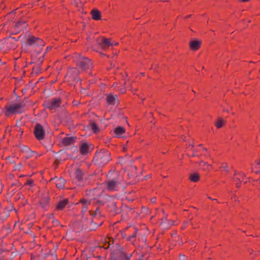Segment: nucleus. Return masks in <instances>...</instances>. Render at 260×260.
<instances>
[{
	"mask_svg": "<svg viewBox=\"0 0 260 260\" xmlns=\"http://www.w3.org/2000/svg\"><path fill=\"white\" fill-rule=\"evenodd\" d=\"M205 165H207L208 166H209V165L207 164V163H204Z\"/></svg>",
	"mask_w": 260,
	"mask_h": 260,
	"instance_id": "49530a36",
	"label": "nucleus"
},
{
	"mask_svg": "<svg viewBox=\"0 0 260 260\" xmlns=\"http://www.w3.org/2000/svg\"><path fill=\"white\" fill-rule=\"evenodd\" d=\"M66 180L62 177L56 180L55 182L56 187L59 189H62L64 187Z\"/></svg>",
	"mask_w": 260,
	"mask_h": 260,
	"instance_id": "412c9836",
	"label": "nucleus"
},
{
	"mask_svg": "<svg viewBox=\"0 0 260 260\" xmlns=\"http://www.w3.org/2000/svg\"><path fill=\"white\" fill-rule=\"evenodd\" d=\"M61 104V100L59 98H53L45 102L44 105L46 108L50 111H55Z\"/></svg>",
	"mask_w": 260,
	"mask_h": 260,
	"instance_id": "0eeeda50",
	"label": "nucleus"
},
{
	"mask_svg": "<svg viewBox=\"0 0 260 260\" xmlns=\"http://www.w3.org/2000/svg\"><path fill=\"white\" fill-rule=\"evenodd\" d=\"M107 102L109 105H114L118 103L117 96L116 94L110 93L108 94L106 97Z\"/></svg>",
	"mask_w": 260,
	"mask_h": 260,
	"instance_id": "ddd939ff",
	"label": "nucleus"
},
{
	"mask_svg": "<svg viewBox=\"0 0 260 260\" xmlns=\"http://www.w3.org/2000/svg\"><path fill=\"white\" fill-rule=\"evenodd\" d=\"M93 223V221L91 219H90V224Z\"/></svg>",
	"mask_w": 260,
	"mask_h": 260,
	"instance_id": "c03bdc74",
	"label": "nucleus"
},
{
	"mask_svg": "<svg viewBox=\"0 0 260 260\" xmlns=\"http://www.w3.org/2000/svg\"><path fill=\"white\" fill-rule=\"evenodd\" d=\"M193 153L192 154L191 156H192V157L197 156L198 154H197L196 153L197 152V151H195L194 150H193Z\"/></svg>",
	"mask_w": 260,
	"mask_h": 260,
	"instance_id": "e433bc0d",
	"label": "nucleus"
},
{
	"mask_svg": "<svg viewBox=\"0 0 260 260\" xmlns=\"http://www.w3.org/2000/svg\"><path fill=\"white\" fill-rule=\"evenodd\" d=\"M74 182L79 186L83 185L84 173L81 170L77 169L74 173Z\"/></svg>",
	"mask_w": 260,
	"mask_h": 260,
	"instance_id": "1a4fd4ad",
	"label": "nucleus"
},
{
	"mask_svg": "<svg viewBox=\"0 0 260 260\" xmlns=\"http://www.w3.org/2000/svg\"><path fill=\"white\" fill-rule=\"evenodd\" d=\"M90 125L91 128L94 133H97L99 131V128L95 123L92 122L91 123Z\"/></svg>",
	"mask_w": 260,
	"mask_h": 260,
	"instance_id": "cd10ccee",
	"label": "nucleus"
},
{
	"mask_svg": "<svg viewBox=\"0 0 260 260\" xmlns=\"http://www.w3.org/2000/svg\"><path fill=\"white\" fill-rule=\"evenodd\" d=\"M49 200L50 199L48 197H44L41 199L40 201V204L41 205V206L43 208L45 209H47L49 203Z\"/></svg>",
	"mask_w": 260,
	"mask_h": 260,
	"instance_id": "aec40b11",
	"label": "nucleus"
},
{
	"mask_svg": "<svg viewBox=\"0 0 260 260\" xmlns=\"http://www.w3.org/2000/svg\"><path fill=\"white\" fill-rule=\"evenodd\" d=\"M101 204H103V203H101V202L99 201Z\"/></svg>",
	"mask_w": 260,
	"mask_h": 260,
	"instance_id": "8fccbe9b",
	"label": "nucleus"
},
{
	"mask_svg": "<svg viewBox=\"0 0 260 260\" xmlns=\"http://www.w3.org/2000/svg\"><path fill=\"white\" fill-rule=\"evenodd\" d=\"M155 201V198H153V199H151V202H154Z\"/></svg>",
	"mask_w": 260,
	"mask_h": 260,
	"instance_id": "79ce46f5",
	"label": "nucleus"
},
{
	"mask_svg": "<svg viewBox=\"0 0 260 260\" xmlns=\"http://www.w3.org/2000/svg\"><path fill=\"white\" fill-rule=\"evenodd\" d=\"M27 44L36 48L35 52L36 54H39L41 52L42 48L44 46V42L42 40L32 35L28 36Z\"/></svg>",
	"mask_w": 260,
	"mask_h": 260,
	"instance_id": "7ed1b4c3",
	"label": "nucleus"
},
{
	"mask_svg": "<svg viewBox=\"0 0 260 260\" xmlns=\"http://www.w3.org/2000/svg\"><path fill=\"white\" fill-rule=\"evenodd\" d=\"M237 187H239L238 183H237Z\"/></svg>",
	"mask_w": 260,
	"mask_h": 260,
	"instance_id": "3c124183",
	"label": "nucleus"
},
{
	"mask_svg": "<svg viewBox=\"0 0 260 260\" xmlns=\"http://www.w3.org/2000/svg\"><path fill=\"white\" fill-rule=\"evenodd\" d=\"M189 179L191 181L196 182L199 180L200 176L198 173H192L190 175Z\"/></svg>",
	"mask_w": 260,
	"mask_h": 260,
	"instance_id": "b1692460",
	"label": "nucleus"
},
{
	"mask_svg": "<svg viewBox=\"0 0 260 260\" xmlns=\"http://www.w3.org/2000/svg\"><path fill=\"white\" fill-rule=\"evenodd\" d=\"M35 155V157H36V158H37L39 156H41V154H38L36 152V154H35V155Z\"/></svg>",
	"mask_w": 260,
	"mask_h": 260,
	"instance_id": "4c0bfd02",
	"label": "nucleus"
},
{
	"mask_svg": "<svg viewBox=\"0 0 260 260\" xmlns=\"http://www.w3.org/2000/svg\"><path fill=\"white\" fill-rule=\"evenodd\" d=\"M209 198L211 200H214V199H213L212 198H211V197H209Z\"/></svg>",
	"mask_w": 260,
	"mask_h": 260,
	"instance_id": "de8ad7c7",
	"label": "nucleus"
},
{
	"mask_svg": "<svg viewBox=\"0 0 260 260\" xmlns=\"http://www.w3.org/2000/svg\"><path fill=\"white\" fill-rule=\"evenodd\" d=\"M25 185H30V186H32L33 185V181L31 180H29L28 181H27L25 183Z\"/></svg>",
	"mask_w": 260,
	"mask_h": 260,
	"instance_id": "2f4dec72",
	"label": "nucleus"
},
{
	"mask_svg": "<svg viewBox=\"0 0 260 260\" xmlns=\"http://www.w3.org/2000/svg\"><path fill=\"white\" fill-rule=\"evenodd\" d=\"M21 166H22L21 164H19L18 165V166H17V168H18V169H20V168H21Z\"/></svg>",
	"mask_w": 260,
	"mask_h": 260,
	"instance_id": "58836bf2",
	"label": "nucleus"
},
{
	"mask_svg": "<svg viewBox=\"0 0 260 260\" xmlns=\"http://www.w3.org/2000/svg\"><path fill=\"white\" fill-rule=\"evenodd\" d=\"M110 160V153L107 150L102 149L96 152L93 162L99 167H103Z\"/></svg>",
	"mask_w": 260,
	"mask_h": 260,
	"instance_id": "f257e3e1",
	"label": "nucleus"
},
{
	"mask_svg": "<svg viewBox=\"0 0 260 260\" xmlns=\"http://www.w3.org/2000/svg\"><path fill=\"white\" fill-rule=\"evenodd\" d=\"M26 27V22L24 21H18L15 24L14 28L16 30L19 31Z\"/></svg>",
	"mask_w": 260,
	"mask_h": 260,
	"instance_id": "dca6fc26",
	"label": "nucleus"
},
{
	"mask_svg": "<svg viewBox=\"0 0 260 260\" xmlns=\"http://www.w3.org/2000/svg\"><path fill=\"white\" fill-rule=\"evenodd\" d=\"M96 42L103 49H106L110 46H113V44L110 42L109 40L105 38L97 39Z\"/></svg>",
	"mask_w": 260,
	"mask_h": 260,
	"instance_id": "9d476101",
	"label": "nucleus"
},
{
	"mask_svg": "<svg viewBox=\"0 0 260 260\" xmlns=\"http://www.w3.org/2000/svg\"><path fill=\"white\" fill-rule=\"evenodd\" d=\"M80 153L82 155L87 154L89 152V145L86 143H82L80 147Z\"/></svg>",
	"mask_w": 260,
	"mask_h": 260,
	"instance_id": "f3484780",
	"label": "nucleus"
},
{
	"mask_svg": "<svg viewBox=\"0 0 260 260\" xmlns=\"http://www.w3.org/2000/svg\"><path fill=\"white\" fill-rule=\"evenodd\" d=\"M91 14L93 19L95 20H99L101 19V12L98 10H93L91 12Z\"/></svg>",
	"mask_w": 260,
	"mask_h": 260,
	"instance_id": "4be33fe9",
	"label": "nucleus"
},
{
	"mask_svg": "<svg viewBox=\"0 0 260 260\" xmlns=\"http://www.w3.org/2000/svg\"><path fill=\"white\" fill-rule=\"evenodd\" d=\"M34 134L37 140L40 141L44 139L45 136V132L43 126L37 123L34 128Z\"/></svg>",
	"mask_w": 260,
	"mask_h": 260,
	"instance_id": "6e6552de",
	"label": "nucleus"
},
{
	"mask_svg": "<svg viewBox=\"0 0 260 260\" xmlns=\"http://www.w3.org/2000/svg\"><path fill=\"white\" fill-rule=\"evenodd\" d=\"M221 168H222L225 171H227L228 166L226 165H223Z\"/></svg>",
	"mask_w": 260,
	"mask_h": 260,
	"instance_id": "c9c22d12",
	"label": "nucleus"
},
{
	"mask_svg": "<svg viewBox=\"0 0 260 260\" xmlns=\"http://www.w3.org/2000/svg\"><path fill=\"white\" fill-rule=\"evenodd\" d=\"M16 40L13 37L0 40V50H6L15 47L14 42Z\"/></svg>",
	"mask_w": 260,
	"mask_h": 260,
	"instance_id": "39448f33",
	"label": "nucleus"
},
{
	"mask_svg": "<svg viewBox=\"0 0 260 260\" xmlns=\"http://www.w3.org/2000/svg\"><path fill=\"white\" fill-rule=\"evenodd\" d=\"M190 16H191L190 15H188L187 16H186V18H189V17H190Z\"/></svg>",
	"mask_w": 260,
	"mask_h": 260,
	"instance_id": "a18cd8bd",
	"label": "nucleus"
},
{
	"mask_svg": "<svg viewBox=\"0 0 260 260\" xmlns=\"http://www.w3.org/2000/svg\"><path fill=\"white\" fill-rule=\"evenodd\" d=\"M110 244L109 243V242H105L104 243V245L103 246V247L105 249H108L110 247Z\"/></svg>",
	"mask_w": 260,
	"mask_h": 260,
	"instance_id": "7c9ffc66",
	"label": "nucleus"
},
{
	"mask_svg": "<svg viewBox=\"0 0 260 260\" xmlns=\"http://www.w3.org/2000/svg\"><path fill=\"white\" fill-rule=\"evenodd\" d=\"M204 150L205 151H207V149H206V148H204Z\"/></svg>",
	"mask_w": 260,
	"mask_h": 260,
	"instance_id": "09e8293b",
	"label": "nucleus"
},
{
	"mask_svg": "<svg viewBox=\"0 0 260 260\" xmlns=\"http://www.w3.org/2000/svg\"><path fill=\"white\" fill-rule=\"evenodd\" d=\"M0 260H4V257L0 255Z\"/></svg>",
	"mask_w": 260,
	"mask_h": 260,
	"instance_id": "ea45409f",
	"label": "nucleus"
},
{
	"mask_svg": "<svg viewBox=\"0 0 260 260\" xmlns=\"http://www.w3.org/2000/svg\"><path fill=\"white\" fill-rule=\"evenodd\" d=\"M132 256V254H130L128 255L126 253L120 252L116 257L114 258V260H130V257Z\"/></svg>",
	"mask_w": 260,
	"mask_h": 260,
	"instance_id": "4468645a",
	"label": "nucleus"
},
{
	"mask_svg": "<svg viewBox=\"0 0 260 260\" xmlns=\"http://www.w3.org/2000/svg\"><path fill=\"white\" fill-rule=\"evenodd\" d=\"M69 203V200L68 199H63L59 200L56 204V209L57 210H62Z\"/></svg>",
	"mask_w": 260,
	"mask_h": 260,
	"instance_id": "f8f14e48",
	"label": "nucleus"
},
{
	"mask_svg": "<svg viewBox=\"0 0 260 260\" xmlns=\"http://www.w3.org/2000/svg\"><path fill=\"white\" fill-rule=\"evenodd\" d=\"M77 66L83 71H86L93 67V63L88 58L78 54V57L75 59Z\"/></svg>",
	"mask_w": 260,
	"mask_h": 260,
	"instance_id": "20e7f679",
	"label": "nucleus"
},
{
	"mask_svg": "<svg viewBox=\"0 0 260 260\" xmlns=\"http://www.w3.org/2000/svg\"><path fill=\"white\" fill-rule=\"evenodd\" d=\"M30 150V149L26 146H24L22 148V151L25 153L28 152Z\"/></svg>",
	"mask_w": 260,
	"mask_h": 260,
	"instance_id": "c756f323",
	"label": "nucleus"
},
{
	"mask_svg": "<svg viewBox=\"0 0 260 260\" xmlns=\"http://www.w3.org/2000/svg\"><path fill=\"white\" fill-rule=\"evenodd\" d=\"M76 137H66L61 140V143L64 146H70L73 144L76 141Z\"/></svg>",
	"mask_w": 260,
	"mask_h": 260,
	"instance_id": "9b49d317",
	"label": "nucleus"
},
{
	"mask_svg": "<svg viewBox=\"0 0 260 260\" xmlns=\"http://www.w3.org/2000/svg\"><path fill=\"white\" fill-rule=\"evenodd\" d=\"M36 153V152L35 151H32L30 150L28 152L26 153V155L25 156V159H28L29 158L34 156L35 154Z\"/></svg>",
	"mask_w": 260,
	"mask_h": 260,
	"instance_id": "393cba45",
	"label": "nucleus"
},
{
	"mask_svg": "<svg viewBox=\"0 0 260 260\" xmlns=\"http://www.w3.org/2000/svg\"><path fill=\"white\" fill-rule=\"evenodd\" d=\"M136 234H137V231H135L134 232V233H133V234L131 236H129V237H128V240H131L132 239V238H135V237H136Z\"/></svg>",
	"mask_w": 260,
	"mask_h": 260,
	"instance_id": "72a5a7b5",
	"label": "nucleus"
},
{
	"mask_svg": "<svg viewBox=\"0 0 260 260\" xmlns=\"http://www.w3.org/2000/svg\"><path fill=\"white\" fill-rule=\"evenodd\" d=\"M68 73L69 75L73 76V79H76L79 75L80 72L78 69L73 68L69 69Z\"/></svg>",
	"mask_w": 260,
	"mask_h": 260,
	"instance_id": "6ab92c4d",
	"label": "nucleus"
},
{
	"mask_svg": "<svg viewBox=\"0 0 260 260\" xmlns=\"http://www.w3.org/2000/svg\"><path fill=\"white\" fill-rule=\"evenodd\" d=\"M201 44V41L199 40H192L189 42V46L192 50H197L200 47Z\"/></svg>",
	"mask_w": 260,
	"mask_h": 260,
	"instance_id": "2eb2a0df",
	"label": "nucleus"
},
{
	"mask_svg": "<svg viewBox=\"0 0 260 260\" xmlns=\"http://www.w3.org/2000/svg\"><path fill=\"white\" fill-rule=\"evenodd\" d=\"M52 223L54 225H59V222L58 220L53 219L52 221Z\"/></svg>",
	"mask_w": 260,
	"mask_h": 260,
	"instance_id": "473e14b6",
	"label": "nucleus"
},
{
	"mask_svg": "<svg viewBox=\"0 0 260 260\" xmlns=\"http://www.w3.org/2000/svg\"><path fill=\"white\" fill-rule=\"evenodd\" d=\"M224 123V121L221 118H219L218 119L217 122L215 123V125L218 128H219L222 126L223 124Z\"/></svg>",
	"mask_w": 260,
	"mask_h": 260,
	"instance_id": "a878e982",
	"label": "nucleus"
},
{
	"mask_svg": "<svg viewBox=\"0 0 260 260\" xmlns=\"http://www.w3.org/2000/svg\"><path fill=\"white\" fill-rule=\"evenodd\" d=\"M112 43L113 44V45H115V46L117 45L118 44V43H116V42L115 43Z\"/></svg>",
	"mask_w": 260,
	"mask_h": 260,
	"instance_id": "a19ab883",
	"label": "nucleus"
},
{
	"mask_svg": "<svg viewBox=\"0 0 260 260\" xmlns=\"http://www.w3.org/2000/svg\"><path fill=\"white\" fill-rule=\"evenodd\" d=\"M120 184V181L116 178L109 179L104 182L105 188L110 191L118 190Z\"/></svg>",
	"mask_w": 260,
	"mask_h": 260,
	"instance_id": "423d86ee",
	"label": "nucleus"
},
{
	"mask_svg": "<svg viewBox=\"0 0 260 260\" xmlns=\"http://www.w3.org/2000/svg\"><path fill=\"white\" fill-rule=\"evenodd\" d=\"M80 203L82 204V212H86L88 206L90 203V201L84 199H81L80 200Z\"/></svg>",
	"mask_w": 260,
	"mask_h": 260,
	"instance_id": "a211bd4d",
	"label": "nucleus"
},
{
	"mask_svg": "<svg viewBox=\"0 0 260 260\" xmlns=\"http://www.w3.org/2000/svg\"><path fill=\"white\" fill-rule=\"evenodd\" d=\"M98 209H96V210H95V213H94V214L95 215V214H97V213H98Z\"/></svg>",
	"mask_w": 260,
	"mask_h": 260,
	"instance_id": "37998d69",
	"label": "nucleus"
},
{
	"mask_svg": "<svg viewBox=\"0 0 260 260\" xmlns=\"http://www.w3.org/2000/svg\"><path fill=\"white\" fill-rule=\"evenodd\" d=\"M51 47H48L46 48V51L45 53H44V54H43V55L42 56H41L39 58L38 61L40 64H41L43 62V58H44V56L45 54H46V53L47 51H48L49 50H51Z\"/></svg>",
	"mask_w": 260,
	"mask_h": 260,
	"instance_id": "c85d7f7f",
	"label": "nucleus"
},
{
	"mask_svg": "<svg viewBox=\"0 0 260 260\" xmlns=\"http://www.w3.org/2000/svg\"><path fill=\"white\" fill-rule=\"evenodd\" d=\"M124 132V128L121 127H118L114 130V133L117 137H120Z\"/></svg>",
	"mask_w": 260,
	"mask_h": 260,
	"instance_id": "5701e85b",
	"label": "nucleus"
},
{
	"mask_svg": "<svg viewBox=\"0 0 260 260\" xmlns=\"http://www.w3.org/2000/svg\"><path fill=\"white\" fill-rule=\"evenodd\" d=\"M48 216V218L49 219H54V214L53 213H51V214H49L47 215Z\"/></svg>",
	"mask_w": 260,
	"mask_h": 260,
	"instance_id": "f704fd0d",
	"label": "nucleus"
},
{
	"mask_svg": "<svg viewBox=\"0 0 260 260\" xmlns=\"http://www.w3.org/2000/svg\"><path fill=\"white\" fill-rule=\"evenodd\" d=\"M244 176V174L240 173L238 175L235 174L234 179L236 181H239V182L242 181V178Z\"/></svg>",
	"mask_w": 260,
	"mask_h": 260,
	"instance_id": "bb28decb",
	"label": "nucleus"
},
{
	"mask_svg": "<svg viewBox=\"0 0 260 260\" xmlns=\"http://www.w3.org/2000/svg\"><path fill=\"white\" fill-rule=\"evenodd\" d=\"M25 106V103L24 102L6 106L3 110V112L7 117L15 113H21L22 112V109Z\"/></svg>",
	"mask_w": 260,
	"mask_h": 260,
	"instance_id": "f03ea898",
	"label": "nucleus"
}]
</instances>
